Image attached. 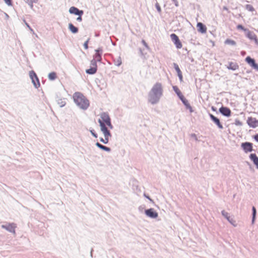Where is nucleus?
Segmentation results:
<instances>
[{
    "mask_svg": "<svg viewBox=\"0 0 258 258\" xmlns=\"http://www.w3.org/2000/svg\"><path fill=\"white\" fill-rule=\"evenodd\" d=\"M223 9H224V10H227V8L226 7H224L223 8Z\"/></svg>",
    "mask_w": 258,
    "mask_h": 258,
    "instance_id": "nucleus-52",
    "label": "nucleus"
},
{
    "mask_svg": "<svg viewBox=\"0 0 258 258\" xmlns=\"http://www.w3.org/2000/svg\"><path fill=\"white\" fill-rule=\"evenodd\" d=\"M91 67H95L96 68H97V61L95 59H93L90 62Z\"/></svg>",
    "mask_w": 258,
    "mask_h": 258,
    "instance_id": "nucleus-29",
    "label": "nucleus"
},
{
    "mask_svg": "<svg viewBox=\"0 0 258 258\" xmlns=\"http://www.w3.org/2000/svg\"><path fill=\"white\" fill-rule=\"evenodd\" d=\"M8 14H6V17H8Z\"/></svg>",
    "mask_w": 258,
    "mask_h": 258,
    "instance_id": "nucleus-56",
    "label": "nucleus"
},
{
    "mask_svg": "<svg viewBox=\"0 0 258 258\" xmlns=\"http://www.w3.org/2000/svg\"><path fill=\"white\" fill-rule=\"evenodd\" d=\"M246 9L249 11H250V12H252L254 11V8H253V7L250 5H246Z\"/></svg>",
    "mask_w": 258,
    "mask_h": 258,
    "instance_id": "nucleus-34",
    "label": "nucleus"
},
{
    "mask_svg": "<svg viewBox=\"0 0 258 258\" xmlns=\"http://www.w3.org/2000/svg\"><path fill=\"white\" fill-rule=\"evenodd\" d=\"M140 51L141 53H142V49H141V48L140 49Z\"/></svg>",
    "mask_w": 258,
    "mask_h": 258,
    "instance_id": "nucleus-53",
    "label": "nucleus"
},
{
    "mask_svg": "<svg viewBox=\"0 0 258 258\" xmlns=\"http://www.w3.org/2000/svg\"><path fill=\"white\" fill-rule=\"evenodd\" d=\"M26 2L28 4L31 9H32L33 7V3H37L36 2H32V1L30 0H26Z\"/></svg>",
    "mask_w": 258,
    "mask_h": 258,
    "instance_id": "nucleus-30",
    "label": "nucleus"
},
{
    "mask_svg": "<svg viewBox=\"0 0 258 258\" xmlns=\"http://www.w3.org/2000/svg\"><path fill=\"white\" fill-rule=\"evenodd\" d=\"M252 223H253L254 222L255 217H256V209L253 206L252 208Z\"/></svg>",
    "mask_w": 258,
    "mask_h": 258,
    "instance_id": "nucleus-25",
    "label": "nucleus"
},
{
    "mask_svg": "<svg viewBox=\"0 0 258 258\" xmlns=\"http://www.w3.org/2000/svg\"><path fill=\"white\" fill-rule=\"evenodd\" d=\"M163 89L161 83L157 82L148 93V102L154 105L159 102L163 95Z\"/></svg>",
    "mask_w": 258,
    "mask_h": 258,
    "instance_id": "nucleus-1",
    "label": "nucleus"
},
{
    "mask_svg": "<svg viewBox=\"0 0 258 258\" xmlns=\"http://www.w3.org/2000/svg\"><path fill=\"white\" fill-rule=\"evenodd\" d=\"M155 7L157 10V11L159 12V13H160L161 12V7L159 5V4L158 3H156V4H155Z\"/></svg>",
    "mask_w": 258,
    "mask_h": 258,
    "instance_id": "nucleus-37",
    "label": "nucleus"
},
{
    "mask_svg": "<svg viewBox=\"0 0 258 258\" xmlns=\"http://www.w3.org/2000/svg\"><path fill=\"white\" fill-rule=\"evenodd\" d=\"M89 39H88L84 43V47L85 49H87L88 48V42Z\"/></svg>",
    "mask_w": 258,
    "mask_h": 258,
    "instance_id": "nucleus-41",
    "label": "nucleus"
},
{
    "mask_svg": "<svg viewBox=\"0 0 258 258\" xmlns=\"http://www.w3.org/2000/svg\"><path fill=\"white\" fill-rule=\"evenodd\" d=\"M173 67H174V69L175 70V71H176L177 73V75L180 74H181V71H180V69H179V67L178 66V65L176 63H173Z\"/></svg>",
    "mask_w": 258,
    "mask_h": 258,
    "instance_id": "nucleus-28",
    "label": "nucleus"
},
{
    "mask_svg": "<svg viewBox=\"0 0 258 258\" xmlns=\"http://www.w3.org/2000/svg\"><path fill=\"white\" fill-rule=\"evenodd\" d=\"M179 79V80L180 82H182L183 81V78H182V73L181 74H180L179 75H177Z\"/></svg>",
    "mask_w": 258,
    "mask_h": 258,
    "instance_id": "nucleus-47",
    "label": "nucleus"
},
{
    "mask_svg": "<svg viewBox=\"0 0 258 258\" xmlns=\"http://www.w3.org/2000/svg\"><path fill=\"white\" fill-rule=\"evenodd\" d=\"M69 29L72 33H73L74 34L77 33L79 31L78 28L77 27H75L72 23L69 24Z\"/></svg>",
    "mask_w": 258,
    "mask_h": 258,
    "instance_id": "nucleus-22",
    "label": "nucleus"
},
{
    "mask_svg": "<svg viewBox=\"0 0 258 258\" xmlns=\"http://www.w3.org/2000/svg\"><path fill=\"white\" fill-rule=\"evenodd\" d=\"M224 43L225 44L232 45V46H235L236 44V43L234 40H231L230 39H227L225 41Z\"/></svg>",
    "mask_w": 258,
    "mask_h": 258,
    "instance_id": "nucleus-24",
    "label": "nucleus"
},
{
    "mask_svg": "<svg viewBox=\"0 0 258 258\" xmlns=\"http://www.w3.org/2000/svg\"><path fill=\"white\" fill-rule=\"evenodd\" d=\"M253 139L256 141L258 142V134L255 135L254 136H253Z\"/></svg>",
    "mask_w": 258,
    "mask_h": 258,
    "instance_id": "nucleus-51",
    "label": "nucleus"
},
{
    "mask_svg": "<svg viewBox=\"0 0 258 258\" xmlns=\"http://www.w3.org/2000/svg\"><path fill=\"white\" fill-rule=\"evenodd\" d=\"M212 109H213V110H214V107H212Z\"/></svg>",
    "mask_w": 258,
    "mask_h": 258,
    "instance_id": "nucleus-54",
    "label": "nucleus"
},
{
    "mask_svg": "<svg viewBox=\"0 0 258 258\" xmlns=\"http://www.w3.org/2000/svg\"><path fill=\"white\" fill-rule=\"evenodd\" d=\"M219 111L223 115L225 116L229 117L231 115V110L229 108L227 107L222 106L219 108Z\"/></svg>",
    "mask_w": 258,
    "mask_h": 258,
    "instance_id": "nucleus-12",
    "label": "nucleus"
},
{
    "mask_svg": "<svg viewBox=\"0 0 258 258\" xmlns=\"http://www.w3.org/2000/svg\"><path fill=\"white\" fill-rule=\"evenodd\" d=\"M172 88H173V90L175 92V93L177 94V96L179 97V98L180 99H181V98H182L183 97H184V96L182 94L181 91H180V90L178 89V88L176 86H173L172 87Z\"/></svg>",
    "mask_w": 258,
    "mask_h": 258,
    "instance_id": "nucleus-21",
    "label": "nucleus"
},
{
    "mask_svg": "<svg viewBox=\"0 0 258 258\" xmlns=\"http://www.w3.org/2000/svg\"><path fill=\"white\" fill-rule=\"evenodd\" d=\"M108 126V127L110 129H112L113 128V126L112 124H111V121L109 122H108L107 124H105V126Z\"/></svg>",
    "mask_w": 258,
    "mask_h": 258,
    "instance_id": "nucleus-43",
    "label": "nucleus"
},
{
    "mask_svg": "<svg viewBox=\"0 0 258 258\" xmlns=\"http://www.w3.org/2000/svg\"><path fill=\"white\" fill-rule=\"evenodd\" d=\"M96 53L102 54V49L101 48H98L97 49L95 50Z\"/></svg>",
    "mask_w": 258,
    "mask_h": 258,
    "instance_id": "nucleus-42",
    "label": "nucleus"
},
{
    "mask_svg": "<svg viewBox=\"0 0 258 258\" xmlns=\"http://www.w3.org/2000/svg\"><path fill=\"white\" fill-rule=\"evenodd\" d=\"M144 196L145 197H146L147 199H148L150 202L153 203V201L150 198L149 196H147L145 194H144Z\"/></svg>",
    "mask_w": 258,
    "mask_h": 258,
    "instance_id": "nucleus-48",
    "label": "nucleus"
},
{
    "mask_svg": "<svg viewBox=\"0 0 258 258\" xmlns=\"http://www.w3.org/2000/svg\"><path fill=\"white\" fill-rule=\"evenodd\" d=\"M247 123L252 128H255L258 126V120L255 118L249 117L247 120Z\"/></svg>",
    "mask_w": 258,
    "mask_h": 258,
    "instance_id": "nucleus-10",
    "label": "nucleus"
},
{
    "mask_svg": "<svg viewBox=\"0 0 258 258\" xmlns=\"http://www.w3.org/2000/svg\"><path fill=\"white\" fill-rule=\"evenodd\" d=\"M180 100L185 106L186 109H188L190 113L194 112V110L190 104L189 103L188 100L184 97L182 98H181Z\"/></svg>",
    "mask_w": 258,
    "mask_h": 258,
    "instance_id": "nucleus-16",
    "label": "nucleus"
},
{
    "mask_svg": "<svg viewBox=\"0 0 258 258\" xmlns=\"http://www.w3.org/2000/svg\"><path fill=\"white\" fill-rule=\"evenodd\" d=\"M103 151L109 152L111 151V149L108 147L102 145L101 148L100 149Z\"/></svg>",
    "mask_w": 258,
    "mask_h": 258,
    "instance_id": "nucleus-32",
    "label": "nucleus"
},
{
    "mask_svg": "<svg viewBox=\"0 0 258 258\" xmlns=\"http://www.w3.org/2000/svg\"><path fill=\"white\" fill-rule=\"evenodd\" d=\"M245 61L252 68L258 71V64L255 62L254 59L250 57V56H247L245 58Z\"/></svg>",
    "mask_w": 258,
    "mask_h": 258,
    "instance_id": "nucleus-11",
    "label": "nucleus"
},
{
    "mask_svg": "<svg viewBox=\"0 0 258 258\" xmlns=\"http://www.w3.org/2000/svg\"><path fill=\"white\" fill-rule=\"evenodd\" d=\"M209 116L211 119L218 126L219 128L222 129L223 128V126L221 123L219 118L211 113L209 114Z\"/></svg>",
    "mask_w": 258,
    "mask_h": 258,
    "instance_id": "nucleus-13",
    "label": "nucleus"
},
{
    "mask_svg": "<svg viewBox=\"0 0 258 258\" xmlns=\"http://www.w3.org/2000/svg\"><path fill=\"white\" fill-rule=\"evenodd\" d=\"M142 43H143V44L147 48V49H149V47L147 44V43L146 42V41L144 40H142Z\"/></svg>",
    "mask_w": 258,
    "mask_h": 258,
    "instance_id": "nucleus-44",
    "label": "nucleus"
},
{
    "mask_svg": "<svg viewBox=\"0 0 258 258\" xmlns=\"http://www.w3.org/2000/svg\"><path fill=\"white\" fill-rule=\"evenodd\" d=\"M222 215L223 216H224L229 223H230L232 225L235 226V221L233 219V218H231L229 216V213L225 211L224 210H223L221 212Z\"/></svg>",
    "mask_w": 258,
    "mask_h": 258,
    "instance_id": "nucleus-14",
    "label": "nucleus"
},
{
    "mask_svg": "<svg viewBox=\"0 0 258 258\" xmlns=\"http://www.w3.org/2000/svg\"><path fill=\"white\" fill-rule=\"evenodd\" d=\"M23 22H24V23H25V25L27 26V27H28L31 31L33 32V30L31 28V27L30 26L29 24L28 23H27V22L26 21V20L25 19H23Z\"/></svg>",
    "mask_w": 258,
    "mask_h": 258,
    "instance_id": "nucleus-38",
    "label": "nucleus"
},
{
    "mask_svg": "<svg viewBox=\"0 0 258 258\" xmlns=\"http://www.w3.org/2000/svg\"><path fill=\"white\" fill-rule=\"evenodd\" d=\"M102 54L95 53L93 56V59H95L97 61L100 62L102 59Z\"/></svg>",
    "mask_w": 258,
    "mask_h": 258,
    "instance_id": "nucleus-27",
    "label": "nucleus"
},
{
    "mask_svg": "<svg viewBox=\"0 0 258 258\" xmlns=\"http://www.w3.org/2000/svg\"><path fill=\"white\" fill-rule=\"evenodd\" d=\"M170 38L172 41L174 42L177 48L179 49L182 47V44L180 41L178 37L174 33L170 35Z\"/></svg>",
    "mask_w": 258,
    "mask_h": 258,
    "instance_id": "nucleus-8",
    "label": "nucleus"
},
{
    "mask_svg": "<svg viewBox=\"0 0 258 258\" xmlns=\"http://www.w3.org/2000/svg\"><path fill=\"white\" fill-rule=\"evenodd\" d=\"M100 130L104 135V139L102 138H100L101 142L106 144L108 143L109 137L111 136L110 132L108 130L107 127L104 125L102 122H100Z\"/></svg>",
    "mask_w": 258,
    "mask_h": 258,
    "instance_id": "nucleus-3",
    "label": "nucleus"
},
{
    "mask_svg": "<svg viewBox=\"0 0 258 258\" xmlns=\"http://www.w3.org/2000/svg\"><path fill=\"white\" fill-rule=\"evenodd\" d=\"M252 144L250 142H243L241 144V147L245 153L250 152L253 151Z\"/></svg>",
    "mask_w": 258,
    "mask_h": 258,
    "instance_id": "nucleus-6",
    "label": "nucleus"
},
{
    "mask_svg": "<svg viewBox=\"0 0 258 258\" xmlns=\"http://www.w3.org/2000/svg\"><path fill=\"white\" fill-rule=\"evenodd\" d=\"M249 158L252 161L253 164L256 166L258 169V157L254 153L251 154L249 155Z\"/></svg>",
    "mask_w": 258,
    "mask_h": 258,
    "instance_id": "nucleus-18",
    "label": "nucleus"
},
{
    "mask_svg": "<svg viewBox=\"0 0 258 258\" xmlns=\"http://www.w3.org/2000/svg\"><path fill=\"white\" fill-rule=\"evenodd\" d=\"M90 132L91 133V134H92V135L95 138H97L98 137V135L97 134H96L94 132V130H90Z\"/></svg>",
    "mask_w": 258,
    "mask_h": 258,
    "instance_id": "nucleus-40",
    "label": "nucleus"
},
{
    "mask_svg": "<svg viewBox=\"0 0 258 258\" xmlns=\"http://www.w3.org/2000/svg\"><path fill=\"white\" fill-rule=\"evenodd\" d=\"M197 28L199 32L201 33H205L207 31V27L206 26L203 24L202 23L199 22L197 24Z\"/></svg>",
    "mask_w": 258,
    "mask_h": 258,
    "instance_id": "nucleus-17",
    "label": "nucleus"
},
{
    "mask_svg": "<svg viewBox=\"0 0 258 258\" xmlns=\"http://www.w3.org/2000/svg\"><path fill=\"white\" fill-rule=\"evenodd\" d=\"M95 145L98 147L99 148V149H101V147L103 145L101 144L100 143H99V142H97L96 144H95Z\"/></svg>",
    "mask_w": 258,
    "mask_h": 258,
    "instance_id": "nucleus-49",
    "label": "nucleus"
},
{
    "mask_svg": "<svg viewBox=\"0 0 258 258\" xmlns=\"http://www.w3.org/2000/svg\"><path fill=\"white\" fill-rule=\"evenodd\" d=\"M57 101L58 104L61 107H63L66 105V102L61 99H59L58 100H57Z\"/></svg>",
    "mask_w": 258,
    "mask_h": 258,
    "instance_id": "nucleus-31",
    "label": "nucleus"
},
{
    "mask_svg": "<svg viewBox=\"0 0 258 258\" xmlns=\"http://www.w3.org/2000/svg\"><path fill=\"white\" fill-rule=\"evenodd\" d=\"M252 40H254L255 44L258 45V39L257 38L256 36L254 37V38Z\"/></svg>",
    "mask_w": 258,
    "mask_h": 258,
    "instance_id": "nucleus-50",
    "label": "nucleus"
},
{
    "mask_svg": "<svg viewBox=\"0 0 258 258\" xmlns=\"http://www.w3.org/2000/svg\"><path fill=\"white\" fill-rule=\"evenodd\" d=\"M29 76L32 80V82L36 88H38L40 86V83L39 79L36 75V73L33 71H31L29 72Z\"/></svg>",
    "mask_w": 258,
    "mask_h": 258,
    "instance_id": "nucleus-4",
    "label": "nucleus"
},
{
    "mask_svg": "<svg viewBox=\"0 0 258 258\" xmlns=\"http://www.w3.org/2000/svg\"><path fill=\"white\" fill-rule=\"evenodd\" d=\"M100 119H99L98 122H102L104 125L111 121L110 117L107 112H103L100 114Z\"/></svg>",
    "mask_w": 258,
    "mask_h": 258,
    "instance_id": "nucleus-5",
    "label": "nucleus"
},
{
    "mask_svg": "<svg viewBox=\"0 0 258 258\" xmlns=\"http://www.w3.org/2000/svg\"><path fill=\"white\" fill-rule=\"evenodd\" d=\"M190 137L194 138L196 141H198L197 136L195 134H191Z\"/></svg>",
    "mask_w": 258,
    "mask_h": 258,
    "instance_id": "nucleus-45",
    "label": "nucleus"
},
{
    "mask_svg": "<svg viewBox=\"0 0 258 258\" xmlns=\"http://www.w3.org/2000/svg\"><path fill=\"white\" fill-rule=\"evenodd\" d=\"M48 77L50 80H54L56 78V74L55 72L50 73Z\"/></svg>",
    "mask_w": 258,
    "mask_h": 258,
    "instance_id": "nucleus-26",
    "label": "nucleus"
},
{
    "mask_svg": "<svg viewBox=\"0 0 258 258\" xmlns=\"http://www.w3.org/2000/svg\"><path fill=\"white\" fill-rule=\"evenodd\" d=\"M8 14H6V17H8Z\"/></svg>",
    "mask_w": 258,
    "mask_h": 258,
    "instance_id": "nucleus-55",
    "label": "nucleus"
},
{
    "mask_svg": "<svg viewBox=\"0 0 258 258\" xmlns=\"http://www.w3.org/2000/svg\"><path fill=\"white\" fill-rule=\"evenodd\" d=\"M97 70V68H96L95 67H91L90 69H87L86 70V73L87 74L93 75L96 73Z\"/></svg>",
    "mask_w": 258,
    "mask_h": 258,
    "instance_id": "nucleus-23",
    "label": "nucleus"
},
{
    "mask_svg": "<svg viewBox=\"0 0 258 258\" xmlns=\"http://www.w3.org/2000/svg\"><path fill=\"white\" fill-rule=\"evenodd\" d=\"M1 227L11 233L15 234V228H16V225L14 223H8L7 225H2Z\"/></svg>",
    "mask_w": 258,
    "mask_h": 258,
    "instance_id": "nucleus-7",
    "label": "nucleus"
},
{
    "mask_svg": "<svg viewBox=\"0 0 258 258\" xmlns=\"http://www.w3.org/2000/svg\"><path fill=\"white\" fill-rule=\"evenodd\" d=\"M121 63H122V61L121 60V58L120 57H119L117 58V60L115 62V64L117 67H119L121 64Z\"/></svg>",
    "mask_w": 258,
    "mask_h": 258,
    "instance_id": "nucleus-33",
    "label": "nucleus"
},
{
    "mask_svg": "<svg viewBox=\"0 0 258 258\" xmlns=\"http://www.w3.org/2000/svg\"><path fill=\"white\" fill-rule=\"evenodd\" d=\"M69 13L75 15H79L80 14L83 15L84 12L83 10H80L75 7H71L69 9Z\"/></svg>",
    "mask_w": 258,
    "mask_h": 258,
    "instance_id": "nucleus-15",
    "label": "nucleus"
},
{
    "mask_svg": "<svg viewBox=\"0 0 258 258\" xmlns=\"http://www.w3.org/2000/svg\"><path fill=\"white\" fill-rule=\"evenodd\" d=\"M172 1H173V2H175V0H172Z\"/></svg>",
    "mask_w": 258,
    "mask_h": 258,
    "instance_id": "nucleus-57",
    "label": "nucleus"
},
{
    "mask_svg": "<svg viewBox=\"0 0 258 258\" xmlns=\"http://www.w3.org/2000/svg\"><path fill=\"white\" fill-rule=\"evenodd\" d=\"M82 15H81V14L78 15V17L77 18V21H78L79 22L82 21Z\"/></svg>",
    "mask_w": 258,
    "mask_h": 258,
    "instance_id": "nucleus-46",
    "label": "nucleus"
},
{
    "mask_svg": "<svg viewBox=\"0 0 258 258\" xmlns=\"http://www.w3.org/2000/svg\"><path fill=\"white\" fill-rule=\"evenodd\" d=\"M238 68H239L238 65L236 63L233 62H229V65L227 67V68L229 70H231L233 71L237 70L238 69Z\"/></svg>",
    "mask_w": 258,
    "mask_h": 258,
    "instance_id": "nucleus-19",
    "label": "nucleus"
},
{
    "mask_svg": "<svg viewBox=\"0 0 258 258\" xmlns=\"http://www.w3.org/2000/svg\"><path fill=\"white\" fill-rule=\"evenodd\" d=\"M5 3L9 6H12V0H4Z\"/></svg>",
    "mask_w": 258,
    "mask_h": 258,
    "instance_id": "nucleus-39",
    "label": "nucleus"
},
{
    "mask_svg": "<svg viewBox=\"0 0 258 258\" xmlns=\"http://www.w3.org/2000/svg\"><path fill=\"white\" fill-rule=\"evenodd\" d=\"M145 212L146 215L151 218H156L158 216V213L156 212L155 210L153 208L147 209L145 210Z\"/></svg>",
    "mask_w": 258,
    "mask_h": 258,
    "instance_id": "nucleus-9",
    "label": "nucleus"
},
{
    "mask_svg": "<svg viewBox=\"0 0 258 258\" xmlns=\"http://www.w3.org/2000/svg\"><path fill=\"white\" fill-rule=\"evenodd\" d=\"M73 98L74 102L80 109L85 110L89 107V100L81 93L76 92Z\"/></svg>",
    "mask_w": 258,
    "mask_h": 258,
    "instance_id": "nucleus-2",
    "label": "nucleus"
},
{
    "mask_svg": "<svg viewBox=\"0 0 258 258\" xmlns=\"http://www.w3.org/2000/svg\"><path fill=\"white\" fill-rule=\"evenodd\" d=\"M237 28L238 29H241V30H242L243 31H244L245 32H246V30H248V29H246L242 25H238L237 26Z\"/></svg>",
    "mask_w": 258,
    "mask_h": 258,
    "instance_id": "nucleus-35",
    "label": "nucleus"
},
{
    "mask_svg": "<svg viewBox=\"0 0 258 258\" xmlns=\"http://www.w3.org/2000/svg\"><path fill=\"white\" fill-rule=\"evenodd\" d=\"M235 124L237 126H241L242 123L239 119H236L235 120Z\"/></svg>",
    "mask_w": 258,
    "mask_h": 258,
    "instance_id": "nucleus-36",
    "label": "nucleus"
},
{
    "mask_svg": "<svg viewBox=\"0 0 258 258\" xmlns=\"http://www.w3.org/2000/svg\"><path fill=\"white\" fill-rule=\"evenodd\" d=\"M245 35L248 38H249L251 40H252L256 36V35L253 32L250 31L248 29L246 30L245 32Z\"/></svg>",
    "mask_w": 258,
    "mask_h": 258,
    "instance_id": "nucleus-20",
    "label": "nucleus"
}]
</instances>
